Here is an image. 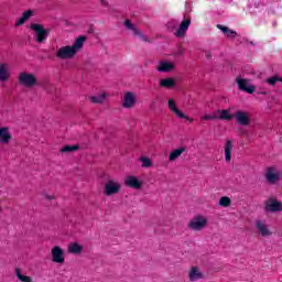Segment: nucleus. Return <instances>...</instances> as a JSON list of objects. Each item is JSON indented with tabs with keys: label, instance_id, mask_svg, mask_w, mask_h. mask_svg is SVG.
<instances>
[{
	"label": "nucleus",
	"instance_id": "nucleus-1",
	"mask_svg": "<svg viewBox=\"0 0 282 282\" xmlns=\"http://www.w3.org/2000/svg\"><path fill=\"white\" fill-rule=\"evenodd\" d=\"M85 41H87V36L82 35L75 40L73 45L62 46L55 54L57 58L61 61H69V58H74L83 46L85 45Z\"/></svg>",
	"mask_w": 282,
	"mask_h": 282
},
{
	"label": "nucleus",
	"instance_id": "nucleus-2",
	"mask_svg": "<svg viewBox=\"0 0 282 282\" xmlns=\"http://www.w3.org/2000/svg\"><path fill=\"white\" fill-rule=\"evenodd\" d=\"M30 29L35 33L36 43H45L47 36H50V30L45 29L43 24L33 23Z\"/></svg>",
	"mask_w": 282,
	"mask_h": 282
},
{
	"label": "nucleus",
	"instance_id": "nucleus-3",
	"mask_svg": "<svg viewBox=\"0 0 282 282\" xmlns=\"http://www.w3.org/2000/svg\"><path fill=\"white\" fill-rule=\"evenodd\" d=\"M18 80L22 87H26L29 89H32V87L36 85V76L32 73H21Z\"/></svg>",
	"mask_w": 282,
	"mask_h": 282
},
{
	"label": "nucleus",
	"instance_id": "nucleus-4",
	"mask_svg": "<svg viewBox=\"0 0 282 282\" xmlns=\"http://www.w3.org/2000/svg\"><path fill=\"white\" fill-rule=\"evenodd\" d=\"M120 188H122L120 183L109 180L104 186V193L107 197H111V195H118V193H120Z\"/></svg>",
	"mask_w": 282,
	"mask_h": 282
},
{
	"label": "nucleus",
	"instance_id": "nucleus-5",
	"mask_svg": "<svg viewBox=\"0 0 282 282\" xmlns=\"http://www.w3.org/2000/svg\"><path fill=\"white\" fill-rule=\"evenodd\" d=\"M264 210L267 213H282V203L281 200L269 198L264 203Z\"/></svg>",
	"mask_w": 282,
	"mask_h": 282
},
{
	"label": "nucleus",
	"instance_id": "nucleus-6",
	"mask_svg": "<svg viewBox=\"0 0 282 282\" xmlns=\"http://www.w3.org/2000/svg\"><path fill=\"white\" fill-rule=\"evenodd\" d=\"M264 177L268 184H276L281 180L282 174L274 167H268Z\"/></svg>",
	"mask_w": 282,
	"mask_h": 282
},
{
	"label": "nucleus",
	"instance_id": "nucleus-7",
	"mask_svg": "<svg viewBox=\"0 0 282 282\" xmlns=\"http://www.w3.org/2000/svg\"><path fill=\"white\" fill-rule=\"evenodd\" d=\"M167 107H169L170 111H172V113H175V116H177V118L193 122V119H191V117L184 115V112H182V110H180V108H177V104L175 102V99H169Z\"/></svg>",
	"mask_w": 282,
	"mask_h": 282
},
{
	"label": "nucleus",
	"instance_id": "nucleus-8",
	"mask_svg": "<svg viewBox=\"0 0 282 282\" xmlns=\"http://www.w3.org/2000/svg\"><path fill=\"white\" fill-rule=\"evenodd\" d=\"M53 263H65V252L59 246H55L51 250Z\"/></svg>",
	"mask_w": 282,
	"mask_h": 282
},
{
	"label": "nucleus",
	"instance_id": "nucleus-9",
	"mask_svg": "<svg viewBox=\"0 0 282 282\" xmlns=\"http://www.w3.org/2000/svg\"><path fill=\"white\" fill-rule=\"evenodd\" d=\"M234 118L237 120L238 124H240L241 127H248V124H250V116L248 115V112L243 110L236 111V113L234 115Z\"/></svg>",
	"mask_w": 282,
	"mask_h": 282
},
{
	"label": "nucleus",
	"instance_id": "nucleus-10",
	"mask_svg": "<svg viewBox=\"0 0 282 282\" xmlns=\"http://www.w3.org/2000/svg\"><path fill=\"white\" fill-rule=\"evenodd\" d=\"M188 28H191V18H186L181 22L178 29L175 32V36L178 39H184V36H186V32H188Z\"/></svg>",
	"mask_w": 282,
	"mask_h": 282
},
{
	"label": "nucleus",
	"instance_id": "nucleus-11",
	"mask_svg": "<svg viewBox=\"0 0 282 282\" xmlns=\"http://www.w3.org/2000/svg\"><path fill=\"white\" fill-rule=\"evenodd\" d=\"M254 227L258 231V235H260V237H271L272 236V231H270V228H268L265 221L257 220L254 224Z\"/></svg>",
	"mask_w": 282,
	"mask_h": 282
},
{
	"label": "nucleus",
	"instance_id": "nucleus-12",
	"mask_svg": "<svg viewBox=\"0 0 282 282\" xmlns=\"http://www.w3.org/2000/svg\"><path fill=\"white\" fill-rule=\"evenodd\" d=\"M207 221L208 220H206V218L197 216L188 223V228H191L192 230H202V228L206 226Z\"/></svg>",
	"mask_w": 282,
	"mask_h": 282
},
{
	"label": "nucleus",
	"instance_id": "nucleus-13",
	"mask_svg": "<svg viewBox=\"0 0 282 282\" xmlns=\"http://www.w3.org/2000/svg\"><path fill=\"white\" fill-rule=\"evenodd\" d=\"M135 106V94L128 91L123 95L122 107L124 109H131Z\"/></svg>",
	"mask_w": 282,
	"mask_h": 282
},
{
	"label": "nucleus",
	"instance_id": "nucleus-14",
	"mask_svg": "<svg viewBox=\"0 0 282 282\" xmlns=\"http://www.w3.org/2000/svg\"><path fill=\"white\" fill-rule=\"evenodd\" d=\"M236 83L240 91H246V94H254V86H248V79H243L241 77L236 78Z\"/></svg>",
	"mask_w": 282,
	"mask_h": 282
},
{
	"label": "nucleus",
	"instance_id": "nucleus-15",
	"mask_svg": "<svg viewBox=\"0 0 282 282\" xmlns=\"http://www.w3.org/2000/svg\"><path fill=\"white\" fill-rule=\"evenodd\" d=\"M12 140V133H10V128L1 127L0 128V144H9Z\"/></svg>",
	"mask_w": 282,
	"mask_h": 282
},
{
	"label": "nucleus",
	"instance_id": "nucleus-16",
	"mask_svg": "<svg viewBox=\"0 0 282 282\" xmlns=\"http://www.w3.org/2000/svg\"><path fill=\"white\" fill-rule=\"evenodd\" d=\"M124 184L126 186H128L129 188H135L137 191L142 188V182H140V180H138L135 176L130 175L124 180Z\"/></svg>",
	"mask_w": 282,
	"mask_h": 282
},
{
	"label": "nucleus",
	"instance_id": "nucleus-17",
	"mask_svg": "<svg viewBox=\"0 0 282 282\" xmlns=\"http://www.w3.org/2000/svg\"><path fill=\"white\" fill-rule=\"evenodd\" d=\"M156 69L158 72L167 74L169 72H173L175 69V64L169 63L166 61H161Z\"/></svg>",
	"mask_w": 282,
	"mask_h": 282
},
{
	"label": "nucleus",
	"instance_id": "nucleus-18",
	"mask_svg": "<svg viewBox=\"0 0 282 282\" xmlns=\"http://www.w3.org/2000/svg\"><path fill=\"white\" fill-rule=\"evenodd\" d=\"M177 83L175 82V78L167 77L159 80V87H162L163 89H173Z\"/></svg>",
	"mask_w": 282,
	"mask_h": 282
},
{
	"label": "nucleus",
	"instance_id": "nucleus-19",
	"mask_svg": "<svg viewBox=\"0 0 282 282\" xmlns=\"http://www.w3.org/2000/svg\"><path fill=\"white\" fill-rule=\"evenodd\" d=\"M10 80V72L8 70V64L0 63V83H8Z\"/></svg>",
	"mask_w": 282,
	"mask_h": 282
},
{
	"label": "nucleus",
	"instance_id": "nucleus-20",
	"mask_svg": "<svg viewBox=\"0 0 282 282\" xmlns=\"http://www.w3.org/2000/svg\"><path fill=\"white\" fill-rule=\"evenodd\" d=\"M232 160V140H227L225 143V161L230 162Z\"/></svg>",
	"mask_w": 282,
	"mask_h": 282
},
{
	"label": "nucleus",
	"instance_id": "nucleus-21",
	"mask_svg": "<svg viewBox=\"0 0 282 282\" xmlns=\"http://www.w3.org/2000/svg\"><path fill=\"white\" fill-rule=\"evenodd\" d=\"M203 274L199 271V268L193 267L188 273L189 281H199V279H203Z\"/></svg>",
	"mask_w": 282,
	"mask_h": 282
},
{
	"label": "nucleus",
	"instance_id": "nucleus-22",
	"mask_svg": "<svg viewBox=\"0 0 282 282\" xmlns=\"http://www.w3.org/2000/svg\"><path fill=\"white\" fill-rule=\"evenodd\" d=\"M32 14H34V12L32 10H28L24 11L22 13V17L15 22V25L19 28L21 25H23V23H25V21H29L30 18L32 17Z\"/></svg>",
	"mask_w": 282,
	"mask_h": 282
},
{
	"label": "nucleus",
	"instance_id": "nucleus-23",
	"mask_svg": "<svg viewBox=\"0 0 282 282\" xmlns=\"http://www.w3.org/2000/svg\"><path fill=\"white\" fill-rule=\"evenodd\" d=\"M217 113H219L218 120H232L235 118V115H230V111L226 109H218Z\"/></svg>",
	"mask_w": 282,
	"mask_h": 282
},
{
	"label": "nucleus",
	"instance_id": "nucleus-24",
	"mask_svg": "<svg viewBox=\"0 0 282 282\" xmlns=\"http://www.w3.org/2000/svg\"><path fill=\"white\" fill-rule=\"evenodd\" d=\"M68 252L70 254H80L83 252V246L78 245V242H73L68 247Z\"/></svg>",
	"mask_w": 282,
	"mask_h": 282
},
{
	"label": "nucleus",
	"instance_id": "nucleus-25",
	"mask_svg": "<svg viewBox=\"0 0 282 282\" xmlns=\"http://www.w3.org/2000/svg\"><path fill=\"white\" fill-rule=\"evenodd\" d=\"M105 98H107V93H101L99 95L90 97V101L94 105H100V104L105 102Z\"/></svg>",
	"mask_w": 282,
	"mask_h": 282
},
{
	"label": "nucleus",
	"instance_id": "nucleus-26",
	"mask_svg": "<svg viewBox=\"0 0 282 282\" xmlns=\"http://www.w3.org/2000/svg\"><path fill=\"white\" fill-rule=\"evenodd\" d=\"M184 151H186V149H184V148H180V149L172 151L170 153V162H175L177 160V158H180L182 155V153H184Z\"/></svg>",
	"mask_w": 282,
	"mask_h": 282
},
{
	"label": "nucleus",
	"instance_id": "nucleus-27",
	"mask_svg": "<svg viewBox=\"0 0 282 282\" xmlns=\"http://www.w3.org/2000/svg\"><path fill=\"white\" fill-rule=\"evenodd\" d=\"M140 162L142 163V169H151L153 166V161L147 156H141Z\"/></svg>",
	"mask_w": 282,
	"mask_h": 282
},
{
	"label": "nucleus",
	"instance_id": "nucleus-28",
	"mask_svg": "<svg viewBox=\"0 0 282 282\" xmlns=\"http://www.w3.org/2000/svg\"><path fill=\"white\" fill-rule=\"evenodd\" d=\"M124 25H126L127 30H131L135 34V36H140V30H138L135 28V25H133V23H131V20H126Z\"/></svg>",
	"mask_w": 282,
	"mask_h": 282
},
{
	"label": "nucleus",
	"instance_id": "nucleus-29",
	"mask_svg": "<svg viewBox=\"0 0 282 282\" xmlns=\"http://www.w3.org/2000/svg\"><path fill=\"white\" fill-rule=\"evenodd\" d=\"M15 276L19 279V281H22V282H32V278L26 276V275H23V274L21 273V269H19V268H15Z\"/></svg>",
	"mask_w": 282,
	"mask_h": 282
},
{
	"label": "nucleus",
	"instance_id": "nucleus-30",
	"mask_svg": "<svg viewBox=\"0 0 282 282\" xmlns=\"http://www.w3.org/2000/svg\"><path fill=\"white\" fill-rule=\"evenodd\" d=\"M232 204V200L228 196H223L219 199V206H223V208H228Z\"/></svg>",
	"mask_w": 282,
	"mask_h": 282
},
{
	"label": "nucleus",
	"instance_id": "nucleus-31",
	"mask_svg": "<svg viewBox=\"0 0 282 282\" xmlns=\"http://www.w3.org/2000/svg\"><path fill=\"white\" fill-rule=\"evenodd\" d=\"M74 151H78V145H65L61 149L62 153H72Z\"/></svg>",
	"mask_w": 282,
	"mask_h": 282
},
{
	"label": "nucleus",
	"instance_id": "nucleus-32",
	"mask_svg": "<svg viewBox=\"0 0 282 282\" xmlns=\"http://www.w3.org/2000/svg\"><path fill=\"white\" fill-rule=\"evenodd\" d=\"M200 120H219V116L217 113L204 115Z\"/></svg>",
	"mask_w": 282,
	"mask_h": 282
},
{
	"label": "nucleus",
	"instance_id": "nucleus-33",
	"mask_svg": "<svg viewBox=\"0 0 282 282\" xmlns=\"http://www.w3.org/2000/svg\"><path fill=\"white\" fill-rule=\"evenodd\" d=\"M267 83L271 86L276 85V83H280V77L272 76L267 79Z\"/></svg>",
	"mask_w": 282,
	"mask_h": 282
},
{
	"label": "nucleus",
	"instance_id": "nucleus-34",
	"mask_svg": "<svg viewBox=\"0 0 282 282\" xmlns=\"http://www.w3.org/2000/svg\"><path fill=\"white\" fill-rule=\"evenodd\" d=\"M226 36H227L228 39H237V31H235V30H229V31L227 32Z\"/></svg>",
	"mask_w": 282,
	"mask_h": 282
},
{
	"label": "nucleus",
	"instance_id": "nucleus-35",
	"mask_svg": "<svg viewBox=\"0 0 282 282\" xmlns=\"http://www.w3.org/2000/svg\"><path fill=\"white\" fill-rule=\"evenodd\" d=\"M217 28L218 30H221L223 34H228V31L230 30L228 26H224L221 24H218Z\"/></svg>",
	"mask_w": 282,
	"mask_h": 282
},
{
	"label": "nucleus",
	"instance_id": "nucleus-36",
	"mask_svg": "<svg viewBox=\"0 0 282 282\" xmlns=\"http://www.w3.org/2000/svg\"><path fill=\"white\" fill-rule=\"evenodd\" d=\"M182 55H184V48H183V47H180V48L177 50V52L175 53V56H182Z\"/></svg>",
	"mask_w": 282,
	"mask_h": 282
},
{
	"label": "nucleus",
	"instance_id": "nucleus-37",
	"mask_svg": "<svg viewBox=\"0 0 282 282\" xmlns=\"http://www.w3.org/2000/svg\"><path fill=\"white\" fill-rule=\"evenodd\" d=\"M205 57L208 59L213 58V54L210 53V51L205 52Z\"/></svg>",
	"mask_w": 282,
	"mask_h": 282
},
{
	"label": "nucleus",
	"instance_id": "nucleus-38",
	"mask_svg": "<svg viewBox=\"0 0 282 282\" xmlns=\"http://www.w3.org/2000/svg\"><path fill=\"white\" fill-rule=\"evenodd\" d=\"M45 197L50 200V199H54V196H50V195H45Z\"/></svg>",
	"mask_w": 282,
	"mask_h": 282
},
{
	"label": "nucleus",
	"instance_id": "nucleus-39",
	"mask_svg": "<svg viewBox=\"0 0 282 282\" xmlns=\"http://www.w3.org/2000/svg\"><path fill=\"white\" fill-rule=\"evenodd\" d=\"M261 94H262V96H267V95H268V93H267V91H262Z\"/></svg>",
	"mask_w": 282,
	"mask_h": 282
},
{
	"label": "nucleus",
	"instance_id": "nucleus-40",
	"mask_svg": "<svg viewBox=\"0 0 282 282\" xmlns=\"http://www.w3.org/2000/svg\"><path fill=\"white\" fill-rule=\"evenodd\" d=\"M102 6H107V3L105 1H101Z\"/></svg>",
	"mask_w": 282,
	"mask_h": 282
},
{
	"label": "nucleus",
	"instance_id": "nucleus-41",
	"mask_svg": "<svg viewBox=\"0 0 282 282\" xmlns=\"http://www.w3.org/2000/svg\"><path fill=\"white\" fill-rule=\"evenodd\" d=\"M280 83H282V77H280Z\"/></svg>",
	"mask_w": 282,
	"mask_h": 282
}]
</instances>
